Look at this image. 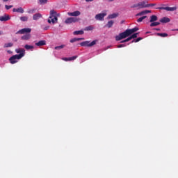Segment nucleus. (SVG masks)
<instances>
[{
    "instance_id": "nucleus-38",
    "label": "nucleus",
    "mask_w": 178,
    "mask_h": 178,
    "mask_svg": "<svg viewBox=\"0 0 178 178\" xmlns=\"http://www.w3.org/2000/svg\"><path fill=\"white\" fill-rule=\"evenodd\" d=\"M40 3L42 5V3H47L48 2V0H39Z\"/></svg>"
},
{
    "instance_id": "nucleus-9",
    "label": "nucleus",
    "mask_w": 178,
    "mask_h": 178,
    "mask_svg": "<svg viewBox=\"0 0 178 178\" xmlns=\"http://www.w3.org/2000/svg\"><path fill=\"white\" fill-rule=\"evenodd\" d=\"M8 20H10L9 15L5 14L3 16H0V22H8Z\"/></svg>"
},
{
    "instance_id": "nucleus-15",
    "label": "nucleus",
    "mask_w": 178,
    "mask_h": 178,
    "mask_svg": "<svg viewBox=\"0 0 178 178\" xmlns=\"http://www.w3.org/2000/svg\"><path fill=\"white\" fill-rule=\"evenodd\" d=\"M148 13H151V10H146L141 11L140 13L136 14V16H143V15H147Z\"/></svg>"
},
{
    "instance_id": "nucleus-35",
    "label": "nucleus",
    "mask_w": 178,
    "mask_h": 178,
    "mask_svg": "<svg viewBox=\"0 0 178 178\" xmlns=\"http://www.w3.org/2000/svg\"><path fill=\"white\" fill-rule=\"evenodd\" d=\"M12 8H13V6L12 5L10 6L5 5V8L6 9V10H9V9H12Z\"/></svg>"
},
{
    "instance_id": "nucleus-32",
    "label": "nucleus",
    "mask_w": 178,
    "mask_h": 178,
    "mask_svg": "<svg viewBox=\"0 0 178 178\" xmlns=\"http://www.w3.org/2000/svg\"><path fill=\"white\" fill-rule=\"evenodd\" d=\"M86 31H91V30H94V27L92 26H89L86 28Z\"/></svg>"
},
{
    "instance_id": "nucleus-8",
    "label": "nucleus",
    "mask_w": 178,
    "mask_h": 178,
    "mask_svg": "<svg viewBox=\"0 0 178 178\" xmlns=\"http://www.w3.org/2000/svg\"><path fill=\"white\" fill-rule=\"evenodd\" d=\"M106 15V13H99L95 15V19L96 20H99L100 22L104 21V18Z\"/></svg>"
},
{
    "instance_id": "nucleus-22",
    "label": "nucleus",
    "mask_w": 178,
    "mask_h": 178,
    "mask_svg": "<svg viewBox=\"0 0 178 178\" xmlns=\"http://www.w3.org/2000/svg\"><path fill=\"white\" fill-rule=\"evenodd\" d=\"M156 20H158V17H156V15H152L150 17V23H154V22H156Z\"/></svg>"
},
{
    "instance_id": "nucleus-12",
    "label": "nucleus",
    "mask_w": 178,
    "mask_h": 178,
    "mask_svg": "<svg viewBox=\"0 0 178 178\" xmlns=\"http://www.w3.org/2000/svg\"><path fill=\"white\" fill-rule=\"evenodd\" d=\"M47 44V42L45 40H40L35 44L37 47H44V45Z\"/></svg>"
},
{
    "instance_id": "nucleus-37",
    "label": "nucleus",
    "mask_w": 178,
    "mask_h": 178,
    "mask_svg": "<svg viewBox=\"0 0 178 178\" xmlns=\"http://www.w3.org/2000/svg\"><path fill=\"white\" fill-rule=\"evenodd\" d=\"M131 8H138V9L139 8V6H138V3L136 4H134L133 6H131Z\"/></svg>"
},
{
    "instance_id": "nucleus-19",
    "label": "nucleus",
    "mask_w": 178,
    "mask_h": 178,
    "mask_svg": "<svg viewBox=\"0 0 178 178\" xmlns=\"http://www.w3.org/2000/svg\"><path fill=\"white\" fill-rule=\"evenodd\" d=\"M161 23H169L170 22V19L168 17H164L160 19Z\"/></svg>"
},
{
    "instance_id": "nucleus-1",
    "label": "nucleus",
    "mask_w": 178,
    "mask_h": 178,
    "mask_svg": "<svg viewBox=\"0 0 178 178\" xmlns=\"http://www.w3.org/2000/svg\"><path fill=\"white\" fill-rule=\"evenodd\" d=\"M58 16H59V14L56 13V11L54 10H51L50 11V16L49 19H48V23H56V22H58Z\"/></svg>"
},
{
    "instance_id": "nucleus-24",
    "label": "nucleus",
    "mask_w": 178,
    "mask_h": 178,
    "mask_svg": "<svg viewBox=\"0 0 178 178\" xmlns=\"http://www.w3.org/2000/svg\"><path fill=\"white\" fill-rule=\"evenodd\" d=\"M113 23H115L113 22V20L108 21V23L106 25V27H108V29H111V27H112V26H113Z\"/></svg>"
},
{
    "instance_id": "nucleus-5",
    "label": "nucleus",
    "mask_w": 178,
    "mask_h": 178,
    "mask_svg": "<svg viewBox=\"0 0 178 178\" xmlns=\"http://www.w3.org/2000/svg\"><path fill=\"white\" fill-rule=\"evenodd\" d=\"M156 9H159L160 10H167L168 12H175V10H177V7H159L156 8Z\"/></svg>"
},
{
    "instance_id": "nucleus-31",
    "label": "nucleus",
    "mask_w": 178,
    "mask_h": 178,
    "mask_svg": "<svg viewBox=\"0 0 178 178\" xmlns=\"http://www.w3.org/2000/svg\"><path fill=\"white\" fill-rule=\"evenodd\" d=\"M115 17H118V15L115 13L108 15V19H115Z\"/></svg>"
},
{
    "instance_id": "nucleus-2",
    "label": "nucleus",
    "mask_w": 178,
    "mask_h": 178,
    "mask_svg": "<svg viewBox=\"0 0 178 178\" xmlns=\"http://www.w3.org/2000/svg\"><path fill=\"white\" fill-rule=\"evenodd\" d=\"M22 58H23V54L14 55L9 58L10 63L15 65V63H17V60L22 59Z\"/></svg>"
},
{
    "instance_id": "nucleus-7",
    "label": "nucleus",
    "mask_w": 178,
    "mask_h": 178,
    "mask_svg": "<svg viewBox=\"0 0 178 178\" xmlns=\"http://www.w3.org/2000/svg\"><path fill=\"white\" fill-rule=\"evenodd\" d=\"M31 33V29L30 28H24L18 31L16 34H29Z\"/></svg>"
},
{
    "instance_id": "nucleus-14",
    "label": "nucleus",
    "mask_w": 178,
    "mask_h": 178,
    "mask_svg": "<svg viewBox=\"0 0 178 178\" xmlns=\"http://www.w3.org/2000/svg\"><path fill=\"white\" fill-rule=\"evenodd\" d=\"M75 59H77V56H74L70 58H63V60H65V62H69L70 60H75Z\"/></svg>"
},
{
    "instance_id": "nucleus-36",
    "label": "nucleus",
    "mask_w": 178,
    "mask_h": 178,
    "mask_svg": "<svg viewBox=\"0 0 178 178\" xmlns=\"http://www.w3.org/2000/svg\"><path fill=\"white\" fill-rule=\"evenodd\" d=\"M143 40V38H138L136 40H134L131 42H138L139 41H141Z\"/></svg>"
},
{
    "instance_id": "nucleus-21",
    "label": "nucleus",
    "mask_w": 178,
    "mask_h": 178,
    "mask_svg": "<svg viewBox=\"0 0 178 178\" xmlns=\"http://www.w3.org/2000/svg\"><path fill=\"white\" fill-rule=\"evenodd\" d=\"M74 35H83L84 31H75L73 32Z\"/></svg>"
},
{
    "instance_id": "nucleus-26",
    "label": "nucleus",
    "mask_w": 178,
    "mask_h": 178,
    "mask_svg": "<svg viewBox=\"0 0 178 178\" xmlns=\"http://www.w3.org/2000/svg\"><path fill=\"white\" fill-rule=\"evenodd\" d=\"M156 34L159 37H163V38L168 37V33H158Z\"/></svg>"
},
{
    "instance_id": "nucleus-18",
    "label": "nucleus",
    "mask_w": 178,
    "mask_h": 178,
    "mask_svg": "<svg viewBox=\"0 0 178 178\" xmlns=\"http://www.w3.org/2000/svg\"><path fill=\"white\" fill-rule=\"evenodd\" d=\"M41 17H42V15H41L40 13H36V14L33 15V19L38 20V19H41Z\"/></svg>"
},
{
    "instance_id": "nucleus-25",
    "label": "nucleus",
    "mask_w": 178,
    "mask_h": 178,
    "mask_svg": "<svg viewBox=\"0 0 178 178\" xmlns=\"http://www.w3.org/2000/svg\"><path fill=\"white\" fill-rule=\"evenodd\" d=\"M138 35V33H134L130 37L128 38V40L131 41V40H133V38H137V36Z\"/></svg>"
},
{
    "instance_id": "nucleus-44",
    "label": "nucleus",
    "mask_w": 178,
    "mask_h": 178,
    "mask_svg": "<svg viewBox=\"0 0 178 178\" xmlns=\"http://www.w3.org/2000/svg\"><path fill=\"white\" fill-rule=\"evenodd\" d=\"M9 0H3V2H8Z\"/></svg>"
},
{
    "instance_id": "nucleus-13",
    "label": "nucleus",
    "mask_w": 178,
    "mask_h": 178,
    "mask_svg": "<svg viewBox=\"0 0 178 178\" xmlns=\"http://www.w3.org/2000/svg\"><path fill=\"white\" fill-rule=\"evenodd\" d=\"M15 52L17 54H19V55H23V56H24V54H26V50H24V49H16Z\"/></svg>"
},
{
    "instance_id": "nucleus-20",
    "label": "nucleus",
    "mask_w": 178,
    "mask_h": 178,
    "mask_svg": "<svg viewBox=\"0 0 178 178\" xmlns=\"http://www.w3.org/2000/svg\"><path fill=\"white\" fill-rule=\"evenodd\" d=\"M22 40H30V38H31V35H30V33H26V35H24L23 36H22Z\"/></svg>"
},
{
    "instance_id": "nucleus-48",
    "label": "nucleus",
    "mask_w": 178,
    "mask_h": 178,
    "mask_svg": "<svg viewBox=\"0 0 178 178\" xmlns=\"http://www.w3.org/2000/svg\"><path fill=\"white\" fill-rule=\"evenodd\" d=\"M174 31H178V29H177L174 30Z\"/></svg>"
},
{
    "instance_id": "nucleus-28",
    "label": "nucleus",
    "mask_w": 178,
    "mask_h": 178,
    "mask_svg": "<svg viewBox=\"0 0 178 178\" xmlns=\"http://www.w3.org/2000/svg\"><path fill=\"white\" fill-rule=\"evenodd\" d=\"M10 47H13V43L9 42V43H6L4 44V48H10Z\"/></svg>"
},
{
    "instance_id": "nucleus-4",
    "label": "nucleus",
    "mask_w": 178,
    "mask_h": 178,
    "mask_svg": "<svg viewBox=\"0 0 178 178\" xmlns=\"http://www.w3.org/2000/svg\"><path fill=\"white\" fill-rule=\"evenodd\" d=\"M97 44V40H93L91 42L90 41L86 40L80 43L81 47H94Z\"/></svg>"
},
{
    "instance_id": "nucleus-33",
    "label": "nucleus",
    "mask_w": 178,
    "mask_h": 178,
    "mask_svg": "<svg viewBox=\"0 0 178 178\" xmlns=\"http://www.w3.org/2000/svg\"><path fill=\"white\" fill-rule=\"evenodd\" d=\"M20 20L22 22H27L29 20V17H21Z\"/></svg>"
},
{
    "instance_id": "nucleus-23",
    "label": "nucleus",
    "mask_w": 178,
    "mask_h": 178,
    "mask_svg": "<svg viewBox=\"0 0 178 178\" xmlns=\"http://www.w3.org/2000/svg\"><path fill=\"white\" fill-rule=\"evenodd\" d=\"M83 40H84V38H74L73 39H71L70 40V42L73 43V42H76V41H81Z\"/></svg>"
},
{
    "instance_id": "nucleus-49",
    "label": "nucleus",
    "mask_w": 178,
    "mask_h": 178,
    "mask_svg": "<svg viewBox=\"0 0 178 178\" xmlns=\"http://www.w3.org/2000/svg\"><path fill=\"white\" fill-rule=\"evenodd\" d=\"M108 48H110V47H107V49H108Z\"/></svg>"
},
{
    "instance_id": "nucleus-42",
    "label": "nucleus",
    "mask_w": 178,
    "mask_h": 178,
    "mask_svg": "<svg viewBox=\"0 0 178 178\" xmlns=\"http://www.w3.org/2000/svg\"><path fill=\"white\" fill-rule=\"evenodd\" d=\"M94 0H86V2H92Z\"/></svg>"
},
{
    "instance_id": "nucleus-46",
    "label": "nucleus",
    "mask_w": 178,
    "mask_h": 178,
    "mask_svg": "<svg viewBox=\"0 0 178 178\" xmlns=\"http://www.w3.org/2000/svg\"><path fill=\"white\" fill-rule=\"evenodd\" d=\"M0 35H2V31H0Z\"/></svg>"
},
{
    "instance_id": "nucleus-40",
    "label": "nucleus",
    "mask_w": 178,
    "mask_h": 178,
    "mask_svg": "<svg viewBox=\"0 0 178 178\" xmlns=\"http://www.w3.org/2000/svg\"><path fill=\"white\" fill-rule=\"evenodd\" d=\"M147 5V8H149L150 6H156V3H150Z\"/></svg>"
},
{
    "instance_id": "nucleus-47",
    "label": "nucleus",
    "mask_w": 178,
    "mask_h": 178,
    "mask_svg": "<svg viewBox=\"0 0 178 178\" xmlns=\"http://www.w3.org/2000/svg\"><path fill=\"white\" fill-rule=\"evenodd\" d=\"M31 13H34V10H33L31 11Z\"/></svg>"
},
{
    "instance_id": "nucleus-3",
    "label": "nucleus",
    "mask_w": 178,
    "mask_h": 178,
    "mask_svg": "<svg viewBox=\"0 0 178 178\" xmlns=\"http://www.w3.org/2000/svg\"><path fill=\"white\" fill-rule=\"evenodd\" d=\"M129 35H130V34L129 33V31H127V29L120 33L119 35L115 37V40L116 41H120V40H123L124 38H127V37H129Z\"/></svg>"
},
{
    "instance_id": "nucleus-45",
    "label": "nucleus",
    "mask_w": 178,
    "mask_h": 178,
    "mask_svg": "<svg viewBox=\"0 0 178 178\" xmlns=\"http://www.w3.org/2000/svg\"><path fill=\"white\" fill-rule=\"evenodd\" d=\"M156 30L157 31H159L161 29H156Z\"/></svg>"
},
{
    "instance_id": "nucleus-10",
    "label": "nucleus",
    "mask_w": 178,
    "mask_h": 178,
    "mask_svg": "<svg viewBox=\"0 0 178 178\" xmlns=\"http://www.w3.org/2000/svg\"><path fill=\"white\" fill-rule=\"evenodd\" d=\"M68 16H74V17H77V16H80V15H81V13H80V11L76 10L72 13H67Z\"/></svg>"
},
{
    "instance_id": "nucleus-30",
    "label": "nucleus",
    "mask_w": 178,
    "mask_h": 178,
    "mask_svg": "<svg viewBox=\"0 0 178 178\" xmlns=\"http://www.w3.org/2000/svg\"><path fill=\"white\" fill-rule=\"evenodd\" d=\"M144 19H147V16H143L137 19L138 23H141Z\"/></svg>"
},
{
    "instance_id": "nucleus-11",
    "label": "nucleus",
    "mask_w": 178,
    "mask_h": 178,
    "mask_svg": "<svg viewBox=\"0 0 178 178\" xmlns=\"http://www.w3.org/2000/svg\"><path fill=\"white\" fill-rule=\"evenodd\" d=\"M138 3L139 6V9H143V8H148V6L146 4L147 2H145V1H141Z\"/></svg>"
},
{
    "instance_id": "nucleus-41",
    "label": "nucleus",
    "mask_w": 178,
    "mask_h": 178,
    "mask_svg": "<svg viewBox=\"0 0 178 178\" xmlns=\"http://www.w3.org/2000/svg\"><path fill=\"white\" fill-rule=\"evenodd\" d=\"M124 47H126V45L125 44H118L117 46V48H123Z\"/></svg>"
},
{
    "instance_id": "nucleus-16",
    "label": "nucleus",
    "mask_w": 178,
    "mask_h": 178,
    "mask_svg": "<svg viewBox=\"0 0 178 178\" xmlns=\"http://www.w3.org/2000/svg\"><path fill=\"white\" fill-rule=\"evenodd\" d=\"M128 31V33L129 35H131L134 33H136V31H138V27H135L131 29H127Z\"/></svg>"
},
{
    "instance_id": "nucleus-17",
    "label": "nucleus",
    "mask_w": 178,
    "mask_h": 178,
    "mask_svg": "<svg viewBox=\"0 0 178 178\" xmlns=\"http://www.w3.org/2000/svg\"><path fill=\"white\" fill-rule=\"evenodd\" d=\"M13 12H17L18 13H24V10L23 8L19 7L18 8H13Z\"/></svg>"
},
{
    "instance_id": "nucleus-34",
    "label": "nucleus",
    "mask_w": 178,
    "mask_h": 178,
    "mask_svg": "<svg viewBox=\"0 0 178 178\" xmlns=\"http://www.w3.org/2000/svg\"><path fill=\"white\" fill-rule=\"evenodd\" d=\"M63 48H65V44H63V45H60V46H57V47H55V49L58 50V49H62Z\"/></svg>"
},
{
    "instance_id": "nucleus-39",
    "label": "nucleus",
    "mask_w": 178,
    "mask_h": 178,
    "mask_svg": "<svg viewBox=\"0 0 178 178\" xmlns=\"http://www.w3.org/2000/svg\"><path fill=\"white\" fill-rule=\"evenodd\" d=\"M129 41H130V40H129V38H128L121 41L120 42H121V44H122L123 42H129Z\"/></svg>"
},
{
    "instance_id": "nucleus-43",
    "label": "nucleus",
    "mask_w": 178,
    "mask_h": 178,
    "mask_svg": "<svg viewBox=\"0 0 178 178\" xmlns=\"http://www.w3.org/2000/svg\"><path fill=\"white\" fill-rule=\"evenodd\" d=\"M115 0H108V2H113Z\"/></svg>"
},
{
    "instance_id": "nucleus-29",
    "label": "nucleus",
    "mask_w": 178,
    "mask_h": 178,
    "mask_svg": "<svg viewBox=\"0 0 178 178\" xmlns=\"http://www.w3.org/2000/svg\"><path fill=\"white\" fill-rule=\"evenodd\" d=\"M159 24H161V22H152L150 27H155V26H159Z\"/></svg>"
},
{
    "instance_id": "nucleus-27",
    "label": "nucleus",
    "mask_w": 178,
    "mask_h": 178,
    "mask_svg": "<svg viewBox=\"0 0 178 178\" xmlns=\"http://www.w3.org/2000/svg\"><path fill=\"white\" fill-rule=\"evenodd\" d=\"M24 48H25V49H27L29 51V49H34V46L26 44L24 46Z\"/></svg>"
},
{
    "instance_id": "nucleus-6",
    "label": "nucleus",
    "mask_w": 178,
    "mask_h": 178,
    "mask_svg": "<svg viewBox=\"0 0 178 178\" xmlns=\"http://www.w3.org/2000/svg\"><path fill=\"white\" fill-rule=\"evenodd\" d=\"M79 22V19L76 17H68L65 19V24H71V23H76Z\"/></svg>"
}]
</instances>
